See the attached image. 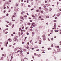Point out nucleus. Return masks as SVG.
<instances>
[{
  "instance_id": "obj_7",
  "label": "nucleus",
  "mask_w": 61,
  "mask_h": 61,
  "mask_svg": "<svg viewBox=\"0 0 61 61\" xmlns=\"http://www.w3.org/2000/svg\"><path fill=\"white\" fill-rule=\"evenodd\" d=\"M24 13V11H22V12L21 13V14H23V13Z\"/></svg>"
},
{
  "instance_id": "obj_17",
  "label": "nucleus",
  "mask_w": 61,
  "mask_h": 61,
  "mask_svg": "<svg viewBox=\"0 0 61 61\" xmlns=\"http://www.w3.org/2000/svg\"><path fill=\"white\" fill-rule=\"evenodd\" d=\"M16 13H14V15H16Z\"/></svg>"
},
{
  "instance_id": "obj_18",
  "label": "nucleus",
  "mask_w": 61,
  "mask_h": 61,
  "mask_svg": "<svg viewBox=\"0 0 61 61\" xmlns=\"http://www.w3.org/2000/svg\"><path fill=\"white\" fill-rule=\"evenodd\" d=\"M39 50V49H37L36 50V51H38Z\"/></svg>"
},
{
  "instance_id": "obj_55",
  "label": "nucleus",
  "mask_w": 61,
  "mask_h": 61,
  "mask_svg": "<svg viewBox=\"0 0 61 61\" xmlns=\"http://www.w3.org/2000/svg\"><path fill=\"white\" fill-rule=\"evenodd\" d=\"M24 27H22V29H24Z\"/></svg>"
},
{
  "instance_id": "obj_30",
  "label": "nucleus",
  "mask_w": 61,
  "mask_h": 61,
  "mask_svg": "<svg viewBox=\"0 0 61 61\" xmlns=\"http://www.w3.org/2000/svg\"><path fill=\"white\" fill-rule=\"evenodd\" d=\"M5 30H3V32L4 33H5Z\"/></svg>"
},
{
  "instance_id": "obj_54",
  "label": "nucleus",
  "mask_w": 61,
  "mask_h": 61,
  "mask_svg": "<svg viewBox=\"0 0 61 61\" xmlns=\"http://www.w3.org/2000/svg\"><path fill=\"white\" fill-rule=\"evenodd\" d=\"M27 28H28V27H27L25 28V29H26V30H27Z\"/></svg>"
},
{
  "instance_id": "obj_61",
  "label": "nucleus",
  "mask_w": 61,
  "mask_h": 61,
  "mask_svg": "<svg viewBox=\"0 0 61 61\" xmlns=\"http://www.w3.org/2000/svg\"><path fill=\"white\" fill-rule=\"evenodd\" d=\"M48 40L49 41H50V39H49L48 38Z\"/></svg>"
},
{
  "instance_id": "obj_5",
  "label": "nucleus",
  "mask_w": 61,
  "mask_h": 61,
  "mask_svg": "<svg viewBox=\"0 0 61 61\" xmlns=\"http://www.w3.org/2000/svg\"><path fill=\"white\" fill-rule=\"evenodd\" d=\"M55 32H58V31H58V30H55Z\"/></svg>"
},
{
  "instance_id": "obj_38",
  "label": "nucleus",
  "mask_w": 61,
  "mask_h": 61,
  "mask_svg": "<svg viewBox=\"0 0 61 61\" xmlns=\"http://www.w3.org/2000/svg\"><path fill=\"white\" fill-rule=\"evenodd\" d=\"M6 22L7 23H9V22H8V21H6Z\"/></svg>"
},
{
  "instance_id": "obj_59",
  "label": "nucleus",
  "mask_w": 61,
  "mask_h": 61,
  "mask_svg": "<svg viewBox=\"0 0 61 61\" xmlns=\"http://www.w3.org/2000/svg\"><path fill=\"white\" fill-rule=\"evenodd\" d=\"M39 9H41V7H40L39 8Z\"/></svg>"
},
{
  "instance_id": "obj_52",
  "label": "nucleus",
  "mask_w": 61,
  "mask_h": 61,
  "mask_svg": "<svg viewBox=\"0 0 61 61\" xmlns=\"http://www.w3.org/2000/svg\"><path fill=\"white\" fill-rule=\"evenodd\" d=\"M2 56H5V55H4V54H2Z\"/></svg>"
},
{
  "instance_id": "obj_9",
  "label": "nucleus",
  "mask_w": 61,
  "mask_h": 61,
  "mask_svg": "<svg viewBox=\"0 0 61 61\" xmlns=\"http://www.w3.org/2000/svg\"><path fill=\"white\" fill-rule=\"evenodd\" d=\"M13 56H11V60H12V59H13Z\"/></svg>"
},
{
  "instance_id": "obj_3",
  "label": "nucleus",
  "mask_w": 61,
  "mask_h": 61,
  "mask_svg": "<svg viewBox=\"0 0 61 61\" xmlns=\"http://www.w3.org/2000/svg\"><path fill=\"white\" fill-rule=\"evenodd\" d=\"M8 40L9 41H10V42H11V41H10L11 40V39H10V38L9 39H8Z\"/></svg>"
},
{
  "instance_id": "obj_45",
  "label": "nucleus",
  "mask_w": 61,
  "mask_h": 61,
  "mask_svg": "<svg viewBox=\"0 0 61 61\" xmlns=\"http://www.w3.org/2000/svg\"><path fill=\"white\" fill-rule=\"evenodd\" d=\"M51 32H53V30H51Z\"/></svg>"
},
{
  "instance_id": "obj_27",
  "label": "nucleus",
  "mask_w": 61,
  "mask_h": 61,
  "mask_svg": "<svg viewBox=\"0 0 61 61\" xmlns=\"http://www.w3.org/2000/svg\"><path fill=\"white\" fill-rule=\"evenodd\" d=\"M9 25H12V24L11 23H9Z\"/></svg>"
},
{
  "instance_id": "obj_47",
  "label": "nucleus",
  "mask_w": 61,
  "mask_h": 61,
  "mask_svg": "<svg viewBox=\"0 0 61 61\" xmlns=\"http://www.w3.org/2000/svg\"><path fill=\"white\" fill-rule=\"evenodd\" d=\"M58 4H59V3L58 2H57V5H58Z\"/></svg>"
},
{
  "instance_id": "obj_14",
  "label": "nucleus",
  "mask_w": 61,
  "mask_h": 61,
  "mask_svg": "<svg viewBox=\"0 0 61 61\" xmlns=\"http://www.w3.org/2000/svg\"><path fill=\"white\" fill-rule=\"evenodd\" d=\"M18 34L19 35V36H20V32H19Z\"/></svg>"
},
{
  "instance_id": "obj_40",
  "label": "nucleus",
  "mask_w": 61,
  "mask_h": 61,
  "mask_svg": "<svg viewBox=\"0 0 61 61\" xmlns=\"http://www.w3.org/2000/svg\"><path fill=\"white\" fill-rule=\"evenodd\" d=\"M5 8H6V7H4V9H5Z\"/></svg>"
},
{
  "instance_id": "obj_19",
  "label": "nucleus",
  "mask_w": 61,
  "mask_h": 61,
  "mask_svg": "<svg viewBox=\"0 0 61 61\" xmlns=\"http://www.w3.org/2000/svg\"><path fill=\"white\" fill-rule=\"evenodd\" d=\"M32 35H34V32H32Z\"/></svg>"
},
{
  "instance_id": "obj_8",
  "label": "nucleus",
  "mask_w": 61,
  "mask_h": 61,
  "mask_svg": "<svg viewBox=\"0 0 61 61\" xmlns=\"http://www.w3.org/2000/svg\"><path fill=\"white\" fill-rule=\"evenodd\" d=\"M4 59V57H2L1 59V60H3Z\"/></svg>"
},
{
  "instance_id": "obj_33",
  "label": "nucleus",
  "mask_w": 61,
  "mask_h": 61,
  "mask_svg": "<svg viewBox=\"0 0 61 61\" xmlns=\"http://www.w3.org/2000/svg\"><path fill=\"white\" fill-rule=\"evenodd\" d=\"M29 52H27V54H29Z\"/></svg>"
},
{
  "instance_id": "obj_26",
  "label": "nucleus",
  "mask_w": 61,
  "mask_h": 61,
  "mask_svg": "<svg viewBox=\"0 0 61 61\" xmlns=\"http://www.w3.org/2000/svg\"><path fill=\"white\" fill-rule=\"evenodd\" d=\"M46 6H49V5L47 4L46 5Z\"/></svg>"
},
{
  "instance_id": "obj_49",
  "label": "nucleus",
  "mask_w": 61,
  "mask_h": 61,
  "mask_svg": "<svg viewBox=\"0 0 61 61\" xmlns=\"http://www.w3.org/2000/svg\"><path fill=\"white\" fill-rule=\"evenodd\" d=\"M55 19H57V17H56L55 18Z\"/></svg>"
},
{
  "instance_id": "obj_36",
  "label": "nucleus",
  "mask_w": 61,
  "mask_h": 61,
  "mask_svg": "<svg viewBox=\"0 0 61 61\" xmlns=\"http://www.w3.org/2000/svg\"><path fill=\"white\" fill-rule=\"evenodd\" d=\"M51 46V47H53V45L52 44Z\"/></svg>"
},
{
  "instance_id": "obj_6",
  "label": "nucleus",
  "mask_w": 61,
  "mask_h": 61,
  "mask_svg": "<svg viewBox=\"0 0 61 61\" xmlns=\"http://www.w3.org/2000/svg\"><path fill=\"white\" fill-rule=\"evenodd\" d=\"M20 18H21V19H23V17L22 16H21V17H20Z\"/></svg>"
},
{
  "instance_id": "obj_20",
  "label": "nucleus",
  "mask_w": 61,
  "mask_h": 61,
  "mask_svg": "<svg viewBox=\"0 0 61 61\" xmlns=\"http://www.w3.org/2000/svg\"><path fill=\"white\" fill-rule=\"evenodd\" d=\"M23 34V32H21V35H22Z\"/></svg>"
},
{
  "instance_id": "obj_11",
  "label": "nucleus",
  "mask_w": 61,
  "mask_h": 61,
  "mask_svg": "<svg viewBox=\"0 0 61 61\" xmlns=\"http://www.w3.org/2000/svg\"><path fill=\"white\" fill-rule=\"evenodd\" d=\"M30 31H31V32H32V31H33V29H30Z\"/></svg>"
},
{
  "instance_id": "obj_28",
  "label": "nucleus",
  "mask_w": 61,
  "mask_h": 61,
  "mask_svg": "<svg viewBox=\"0 0 61 61\" xmlns=\"http://www.w3.org/2000/svg\"><path fill=\"white\" fill-rule=\"evenodd\" d=\"M10 11H11V10H8V12H10Z\"/></svg>"
},
{
  "instance_id": "obj_31",
  "label": "nucleus",
  "mask_w": 61,
  "mask_h": 61,
  "mask_svg": "<svg viewBox=\"0 0 61 61\" xmlns=\"http://www.w3.org/2000/svg\"><path fill=\"white\" fill-rule=\"evenodd\" d=\"M34 55H35V56H36V53H34Z\"/></svg>"
},
{
  "instance_id": "obj_60",
  "label": "nucleus",
  "mask_w": 61,
  "mask_h": 61,
  "mask_svg": "<svg viewBox=\"0 0 61 61\" xmlns=\"http://www.w3.org/2000/svg\"><path fill=\"white\" fill-rule=\"evenodd\" d=\"M61 26H60V25H59L58 26V27H60Z\"/></svg>"
},
{
  "instance_id": "obj_1",
  "label": "nucleus",
  "mask_w": 61,
  "mask_h": 61,
  "mask_svg": "<svg viewBox=\"0 0 61 61\" xmlns=\"http://www.w3.org/2000/svg\"><path fill=\"white\" fill-rule=\"evenodd\" d=\"M17 36H15V38L13 39L14 41H17Z\"/></svg>"
},
{
  "instance_id": "obj_34",
  "label": "nucleus",
  "mask_w": 61,
  "mask_h": 61,
  "mask_svg": "<svg viewBox=\"0 0 61 61\" xmlns=\"http://www.w3.org/2000/svg\"><path fill=\"white\" fill-rule=\"evenodd\" d=\"M7 33H8V32H6L5 33V34H7Z\"/></svg>"
},
{
  "instance_id": "obj_15",
  "label": "nucleus",
  "mask_w": 61,
  "mask_h": 61,
  "mask_svg": "<svg viewBox=\"0 0 61 61\" xmlns=\"http://www.w3.org/2000/svg\"><path fill=\"white\" fill-rule=\"evenodd\" d=\"M26 48L27 49H28L29 48V47H28V46H27Z\"/></svg>"
},
{
  "instance_id": "obj_51",
  "label": "nucleus",
  "mask_w": 61,
  "mask_h": 61,
  "mask_svg": "<svg viewBox=\"0 0 61 61\" xmlns=\"http://www.w3.org/2000/svg\"><path fill=\"white\" fill-rule=\"evenodd\" d=\"M54 22H56V20H54Z\"/></svg>"
},
{
  "instance_id": "obj_63",
  "label": "nucleus",
  "mask_w": 61,
  "mask_h": 61,
  "mask_svg": "<svg viewBox=\"0 0 61 61\" xmlns=\"http://www.w3.org/2000/svg\"><path fill=\"white\" fill-rule=\"evenodd\" d=\"M36 12H39V10H36Z\"/></svg>"
},
{
  "instance_id": "obj_58",
  "label": "nucleus",
  "mask_w": 61,
  "mask_h": 61,
  "mask_svg": "<svg viewBox=\"0 0 61 61\" xmlns=\"http://www.w3.org/2000/svg\"><path fill=\"white\" fill-rule=\"evenodd\" d=\"M21 6H23V4H21Z\"/></svg>"
},
{
  "instance_id": "obj_35",
  "label": "nucleus",
  "mask_w": 61,
  "mask_h": 61,
  "mask_svg": "<svg viewBox=\"0 0 61 61\" xmlns=\"http://www.w3.org/2000/svg\"><path fill=\"white\" fill-rule=\"evenodd\" d=\"M12 17H15V15H13L12 16Z\"/></svg>"
},
{
  "instance_id": "obj_39",
  "label": "nucleus",
  "mask_w": 61,
  "mask_h": 61,
  "mask_svg": "<svg viewBox=\"0 0 61 61\" xmlns=\"http://www.w3.org/2000/svg\"><path fill=\"white\" fill-rule=\"evenodd\" d=\"M20 52V53H22V52H23V51H21Z\"/></svg>"
},
{
  "instance_id": "obj_62",
  "label": "nucleus",
  "mask_w": 61,
  "mask_h": 61,
  "mask_svg": "<svg viewBox=\"0 0 61 61\" xmlns=\"http://www.w3.org/2000/svg\"><path fill=\"white\" fill-rule=\"evenodd\" d=\"M24 17H27V16L26 15H25V16H24Z\"/></svg>"
},
{
  "instance_id": "obj_24",
  "label": "nucleus",
  "mask_w": 61,
  "mask_h": 61,
  "mask_svg": "<svg viewBox=\"0 0 61 61\" xmlns=\"http://www.w3.org/2000/svg\"><path fill=\"white\" fill-rule=\"evenodd\" d=\"M32 17H34V18H35V16L34 15H32Z\"/></svg>"
},
{
  "instance_id": "obj_64",
  "label": "nucleus",
  "mask_w": 61,
  "mask_h": 61,
  "mask_svg": "<svg viewBox=\"0 0 61 61\" xmlns=\"http://www.w3.org/2000/svg\"><path fill=\"white\" fill-rule=\"evenodd\" d=\"M23 30H21V32H23Z\"/></svg>"
},
{
  "instance_id": "obj_23",
  "label": "nucleus",
  "mask_w": 61,
  "mask_h": 61,
  "mask_svg": "<svg viewBox=\"0 0 61 61\" xmlns=\"http://www.w3.org/2000/svg\"><path fill=\"white\" fill-rule=\"evenodd\" d=\"M43 7H44V8H45V7H46V6H45V5L44 6H43Z\"/></svg>"
},
{
  "instance_id": "obj_56",
  "label": "nucleus",
  "mask_w": 61,
  "mask_h": 61,
  "mask_svg": "<svg viewBox=\"0 0 61 61\" xmlns=\"http://www.w3.org/2000/svg\"><path fill=\"white\" fill-rule=\"evenodd\" d=\"M24 43H25V42H22V44H24Z\"/></svg>"
},
{
  "instance_id": "obj_44",
  "label": "nucleus",
  "mask_w": 61,
  "mask_h": 61,
  "mask_svg": "<svg viewBox=\"0 0 61 61\" xmlns=\"http://www.w3.org/2000/svg\"><path fill=\"white\" fill-rule=\"evenodd\" d=\"M30 22H32V21L31 20H30Z\"/></svg>"
},
{
  "instance_id": "obj_21",
  "label": "nucleus",
  "mask_w": 61,
  "mask_h": 61,
  "mask_svg": "<svg viewBox=\"0 0 61 61\" xmlns=\"http://www.w3.org/2000/svg\"><path fill=\"white\" fill-rule=\"evenodd\" d=\"M52 10V9H50V11H51Z\"/></svg>"
},
{
  "instance_id": "obj_25",
  "label": "nucleus",
  "mask_w": 61,
  "mask_h": 61,
  "mask_svg": "<svg viewBox=\"0 0 61 61\" xmlns=\"http://www.w3.org/2000/svg\"><path fill=\"white\" fill-rule=\"evenodd\" d=\"M45 35H43V36H42V37H45Z\"/></svg>"
},
{
  "instance_id": "obj_48",
  "label": "nucleus",
  "mask_w": 61,
  "mask_h": 61,
  "mask_svg": "<svg viewBox=\"0 0 61 61\" xmlns=\"http://www.w3.org/2000/svg\"><path fill=\"white\" fill-rule=\"evenodd\" d=\"M12 46V45H10L9 46V47H11Z\"/></svg>"
},
{
  "instance_id": "obj_50",
  "label": "nucleus",
  "mask_w": 61,
  "mask_h": 61,
  "mask_svg": "<svg viewBox=\"0 0 61 61\" xmlns=\"http://www.w3.org/2000/svg\"><path fill=\"white\" fill-rule=\"evenodd\" d=\"M25 59H27V60H28V58H25Z\"/></svg>"
},
{
  "instance_id": "obj_22",
  "label": "nucleus",
  "mask_w": 61,
  "mask_h": 61,
  "mask_svg": "<svg viewBox=\"0 0 61 61\" xmlns=\"http://www.w3.org/2000/svg\"><path fill=\"white\" fill-rule=\"evenodd\" d=\"M41 13H42H42H43V11H41Z\"/></svg>"
},
{
  "instance_id": "obj_41",
  "label": "nucleus",
  "mask_w": 61,
  "mask_h": 61,
  "mask_svg": "<svg viewBox=\"0 0 61 61\" xmlns=\"http://www.w3.org/2000/svg\"><path fill=\"white\" fill-rule=\"evenodd\" d=\"M34 8H32L31 9V10L32 11V10H34Z\"/></svg>"
},
{
  "instance_id": "obj_2",
  "label": "nucleus",
  "mask_w": 61,
  "mask_h": 61,
  "mask_svg": "<svg viewBox=\"0 0 61 61\" xmlns=\"http://www.w3.org/2000/svg\"><path fill=\"white\" fill-rule=\"evenodd\" d=\"M14 11H15L16 12H17L18 11V9H14Z\"/></svg>"
},
{
  "instance_id": "obj_29",
  "label": "nucleus",
  "mask_w": 61,
  "mask_h": 61,
  "mask_svg": "<svg viewBox=\"0 0 61 61\" xmlns=\"http://www.w3.org/2000/svg\"><path fill=\"white\" fill-rule=\"evenodd\" d=\"M31 25V24L30 23H28V25Z\"/></svg>"
},
{
  "instance_id": "obj_13",
  "label": "nucleus",
  "mask_w": 61,
  "mask_h": 61,
  "mask_svg": "<svg viewBox=\"0 0 61 61\" xmlns=\"http://www.w3.org/2000/svg\"><path fill=\"white\" fill-rule=\"evenodd\" d=\"M28 7H31V6H30V5H28Z\"/></svg>"
},
{
  "instance_id": "obj_37",
  "label": "nucleus",
  "mask_w": 61,
  "mask_h": 61,
  "mask_svg": "<svg viewBox=\"0 0 61 61\" xmlns=\"http://www.w3.org/2000/svg\"><path fill=\"white\" fill-rule=\"evenodd\" d=\"M27 35H29V33H27Z\"/></svg>"
},
{
  "instance_id": "obj_12",
  "label": "nucleus",
  "mask_w": 61,
  "mask_h": 61,
  "mask_svg": "<svg viewBox=\"0 0 61 61\" xmlns=\"http://www.w3.org/2000/svg\"><path fill=\"white\" fill-rule=\"evenodd\" d=\"M24 50L25 52V51H26V49H24Z\"/></svg>"
},
{
  "instance_id": "obj_32",
  "label": "nucleus",
  "mask_w": 61,
  "mask_h": 61,
  "mask_svg": "<svg viewBox=\"0 0 61 61\" xmlns=\"http://www.w3.org/2000/svg\"><path fill=\"white\" fill-rule=\"evenodd\" d=\"M9 2H11V0H9Z\"/></svg>"
},
{
  "instance_id": "obj_53",
  "label": "nucleus",
  "mask_w": 61,
  "mask_h": 61,
  "mask_svg": "<svg viewBox=\"0 0 61 61\" xmlns=\"http://www.w3.org/2000/svg\"><path fill=\"white\" fill-rule=\"evenodd\" d=\"M23 31V32H25L26 30H24Z\"/></svg>"
},
{
  "instance_id": "obj_4",
  "label": "nucleus",
  "mask_w": 61,
  "mask_h": 61,
  "mask_svg": "<svg viewBox=\"0 0 61 61\" xmlns=\"http://www.w3.org/2000/svg\"><path fill=\"white\" fill-rule=\"evenodd\" d=\"M48 10V9L47 8H46L45 9V11H47V10Z\"/></svg>"
},
{
  "instance_id": "obj_46",
  "label": "nucleus",
  "mask_w": 61,
  "mask_h": 61,
  "mask_svg": "<svg viewBox=\"0 0 61 61\" xmlns=\"http://www.w3.org/2000/svg\"><path fill=\"white\" fill-rule=\"evenodd\" d=\"M46 25H48V23L47 22L46 23Z\"/></svg>"
},
{
  "instance_id": "obj_16",
  "label": "nucleus",
  "mask_w": 61,
  "mask_h": 61,
  "mask_svg": "<svg viewBox=\"0 0 61 61\" xmlns=\"http://www.w3.org/2000/svg\"><path fill=\"white\" fill-rule=\"evenodd\" d=\"M46 18H49V16H46Z\"/></svg>"
},
{
  "instance_id": "obj_43",
  "label": "nucleus",
  "mask_w": 61,
  "mask_h": 61,
  "mask_svg": "<svg viewBox=\"0 0 61 61\" xmlns=\"http://www.w3.org/2000/svg\"><path fill=\"white\" fill-rule=\"evenodd\" d=\"M45 3H47V1L46 0H45Z\"/></svg>"
},
{
  "instance_id": "obj_57",
  "label": "nucleus",
  "mask_w": 61,
  "mask_h": 61,
  "mask_svg": "<svg viewBox=\"0 0 61 61\" xmlns=\"http://www.w3.org/2000/svg\"><path fill=\"white\" fill-rule=\"evenodd\" d=\"M11 36H14V35H13L12 34L11 35Z\"/></svg>"
},
{
  "instance_id": "obj_10",
  "label": "nucleus",
  "mask_w": 61,
  "mask_h": 61,
  "mask_svg": "<svg viewBox=\"0 0 61 61\" xmlns=\"http://www.w3.org/2000/svg\"><path fill=\"white\" fill-rule=\"evenodd\" d=\"M43 40H46V38H43Z\"/></svg>"
},
{
  "instance_id": "obj_42",
  "label": "nucleus",
  "mask_w": 61,
  "mask_h": 61,
  "mask_svg": "<svg viewBox=\"0 0 61 61\" xmlns=\"http://www.w3.org/2000/svg\"><path fill=\"white\" fill-rule=\"evenodd\" d=\"M20 50H18L17 51V52H19Z\"/></svg>"
}]
</instances>
